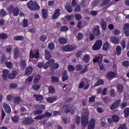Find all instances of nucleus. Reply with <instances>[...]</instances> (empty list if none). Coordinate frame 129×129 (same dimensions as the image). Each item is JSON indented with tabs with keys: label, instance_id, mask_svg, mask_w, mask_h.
<instances>
[{
	"label": "nucleus",
	"instance_id": "f257e3e1",
	"mask_svg": "<svg viewBox=\"0 0 129 129\" xmlns=\"http://www.w3.org/2000/svg\"><path fill=\"white\" fill-rule=\"evenodd\" d=\"M82 115L84 116L81 118L82 124L84 127H86L88 123H89V112L88 110L86 109L85 112L82 113Z\"/></svg>",
	"mask_w": 129,
	"mask_h": 129
},
{
	"label": "nucleus",
	"instance_id": "f03ea898",
	"mask_svg": "<svg viewBox=\"0 0 129 129\" xmlns=\"http://www.w3.org/2000/svg\"><path fill=\"white\" fill-rule=\"evenodd\" d=\"M28 8L30 11H38L40 10V6L36 2H33L30 1L27 3Z\"/></svg>",
	"mask_w": 129,
	"mask_h": 129
},
{
	"label": "nucleus",
	"instance_id": "7ed1b4c3",
	"mask_svg": "<svg viewBox=\"0 0 129 129\" xmlns=\"http://www.w3.org/2000/svg\"><path fill=\"white\" fill-rule=\"evenodd\" d=\"M102 47V40L101 39L97 40L92 46L94 51H98Z\"/></svg>",
	"mask_w": 129,
	"mask_h": 129
},
{
	"label": "nucleus",
	"instance_id": "20e7f679",
	"mask_svg": "<svg viewBox=\"0 0 129 129\" xmlns=\"http://www.w3.org/2000/svg\"><path fill=\"white\" fill-rule=\"evenodd\" d=\"M8 10L10 14H12V13H13L14 16H18L20 12L18 8L16 7L15 8H14V6H9L8 8Z\"/></svg>",
	"mask_w": 129,
	"mask_h": 129
},
{
	"label": "nucleus",
	"instance_id": "39448f33",
	"mask_svg": "<svg viewBox=\"0 0 129 129\" xmlns=\"http://www.w3.org/2000/svg\"><path fill=\"white\" fill-rule=\"evenodd\" d=\"M77 46L74 45H67L62 47V50L64 52H71L74 51Z\"/></svg>",
	"mask_w": 129,
	"mask_h": 129
},
{
	"label": "nucleus",
	"instance_id": "423d86ee",
	"mask_svg": "<svg viewBox=\"0 0 129 129\" xmlns=\"http://www.w3.org/2000/svg\"><path fill=\"white\" fill-rule=\"evenodd\" d=\"M22 123L23 124H25L26 125H30V124L34 123V120H33V118L30 117H27L23 119Z\"/></svg>",
	"mask_w": 129,
	"mask_h": 129
},
{
	"label": "nucleus",
	"instance_id": "0eeeda50",
	"mask_svg": "<svg viewBox=\"0 0 129 129\" xmlns=\"http://www.w3.org/2000/svg\"><path fill=\"white\" fill-rule=\"evenodd\" d=\"M40 55L39 54V50H35L33 53V50H31L30 52V58L33 59V58H39Z\"/></svg>",
	"mask_w": 129,
	"mask_h": 129
},
{
	"label": "nucleus",
	"instance_id": "6e6552de",
	"mask_svg": "<svg viewBox=\"0 0 129 129\" xmlns=\"http://www.w3.org/2000/svg\"><path fill=\"white\" fill-rule=\"evenodd\" d=\"M120 102H121V100H117L115 102L113 103L111 106H110V109L111 110H113V109H115V108H117V107H118L119 104H120Z\"/></svg>",
	"mask_w": 129,
	"mask_h": 129
},
{
	"label": "nucleus",
	"instance_id": "1a4fd4ad",
	"mask_svg": "<svg viewBox=\"0 0 129 129\" xmlns=\"http://www.w3.org/2000/svg\"><path fill=\"white\" fill-rule=\"evenodd\" d=\"M3 75L2 77L4 80H7L8 78H9V76H10V71L9 70H3L2 71Z\"/></svg>",
	"mask_w": 129,
	"mask_h": 129
},
{
	"label": "nucleus",
	"instance_id": "9d476101",
	"mask_svg": "<svg viewBox=\"0 0 129 129\" xmlns=\"http://www.w3.org/2000/svg\"><path fill=\"white\" fill-rule=\"evenodd\" d=\"M123 30L125 36L129 37V23H126L123 25Z\"/></svg>",
	"mask_w": 129,
	"mask_h": 129
},
{
	"label": "nucleus",
	"instance_id": "9b49d317",
	"mask_svg": "<svg viewBox=\"0 0 129 129\" xmlns=\"http://www.w3.org/2000/svg\"><path fill=\"white\" fill-rule=\"evenodd\" d=\"M110 41L112 44H114L115 45H118L119 42H120V40L118 37H111L110 38Z\"/></svg>",
	"mask_w": 129,
	"mask_h": 129
},
{
	"label": "nucleus",
	"instance_id": "f8f14e48",
	"mask_svg": "<svg viewBox=\"0 0 129 129\" xmlns=\"http://www.w3.org/2000/svg\"><path fill=\"white\" fill-rule=\"evenodd\" d=\"M99 26H96L93 30L92 32L94 36L96 37H99L100 36V31L99 30Z\"/></svg>",
	"mask_w": 129,
	"mask_h": 129
},
{
	"label": "nucleus",
	"instance_id": "ddd939ff",
	"mask_svg": "<svg viewBox=\"0 0 129 129\" xmlns=\"http://www.w3.org/2000/svg\"><path fill=\"white\" fill-rule=\"evenodd\" d=\"M102 58H103V55L101 54L96 55L95 58L93 59L94 63H96V62H98V61L101 63V61H102Z\"/></svg>",
	"mask_w": 129,
	"mask_h": 129
},
{
	"label": "nucleus",
	"instance_id": "4468645a",
	"mask_svg": "<svg viewBox=\"0 0 129 129\" xmlns=\"http://www.w3.org/2000/svg\"><path fill=\"white\" fill-rule=\"evenodd\" d=\"M54 63H55V60L53 59H50L44 66V68L45 69H47L48 67H50L51 65H53V64H54Z\"/></svg>",
	"mask_w": 129,
	"mask_h": 129
},
{
	"label": "nucleus",
	"instance_id": "2eb2a0df",
	"mask_svg": "<svg viewBox=\"0 0 129 129\" xmlns=\"http://www.w3.org/2000/svg\"><path fill=\"white\" fill-rule=\"evenodd\" d=\"M3 106L7 113H11V111L12 110L11 109V107L6 103H4L3 104Z\"/></svg>",
	"mask_w": 129,
	"mask_h": 129
},
{
	"label": "nucleus",
	"instance_id": "dca6fc26",
	"mask_svg": "<svg viewBox=\"0 0 129 129\" xmlns=\"http://www.w3.org/2000/svg\"><path fill=\"white\" fill-rule=\"evenodd\" d=\"M17 75H18V72H17V71L13 70L12 71L11 74H9L8 78L9 79H11V80L15 79Z\"/></svg>",
	"mask_w": 129,
	"mask_h": 129
},
{
	"label": "nucleus",
	"instance_id": "f3484780",
	"mask_svg": "<svg viewBox=\"0 0 129 129\" xmlns=\"http://www.w3.org/2000/svg\"><path fill=\"white\" fill-rule=\"evenodd\" d=\"M57 99H58V97H57V96L49 97L46 98L47 102H49V103H53V102H55Z\"/></svg>",
	"mask_w": 129,
	"mask_h": 129
},
{
	"label": "nucleus",
	"instance_id": "a211bd4d",
	"mask_svg": "<svg viewBox=\"0 0 129 129\" xmlns=\"http://www.w3.org/2000/svg\"><path fill=\"white\" fill-rule=\"evenodd\" d=\"M68 78H69V76L67 75V71H63L62 75V81L64 82L66 80H68Z\"/></svg>",
	"mask_w": 129,
	"mask_h": 129
},
{
	"label": "nucleus",
	"instance_id": "6ab92c4d",
	"mask_svg": "<svg viewBox=\"0 0 129 129\" xmlns=\"http://www.w3.org/2000/svg\"><path fill=\"white\" fill-rule=\"evenodd\" d=\"M60 16V10L59 9H56L54 14L52 16V19L56 20Z\"/></svg>",
	"mask_w": 129,
	"mask_h": 129
},
{
	"label": "nucleus",
	"instance_id": "aec40b11",
	"mask_svg": "<svg viewBox=\"0 0 129 129\" xmlns=\"http://www.w3.org/2000/svg\"><path fill=\"white\" fill-rule=\"evenodd\" d=\"M42 18L46 20L48 18V10L43 9L42 10Z\"/></svg>",
	"mask_w": 129,
	"mask_h": 129
},
{
	"label": "nucleus",
	"instance_id": "412c9836",
	"mask_svg": "<svg viewBox=\"0 0 129 129\" xmlns=\"http://www.w3.org/2000/svg\"><path fill=\"white\" fill-rule=\"evenodd\" d=\"M33 97L37 101H41V100L44 99V97L41 95L34 94Z\"/></svg>",
	"mask_w": 129,
	"mask_h": 129
},
{
	"label": "nucleus",
	"instance_id": "4be33fe9",
	"mask_svg": "<svg viewBox=\"0 0 129 129\" xmlns=\"http://www.w3.org/2000/svg\"><path fill=\"white\" fill-rule=\"evenodd\" d=\"M100 26L102 27V28L103 29V30H106V26H107V24L106 22H105V21H104V19H101L100 20Z\"/></svg>",
	"mask_w": 129,
	"mask_h": 129
},
{
	"label": "nucleus",
	"instance_id": "5701e85b",
	"mask_svg": "<svg viewBox=\"0 0 129 129\" xmlns=\"http://www.w3.org/2000/svg\"><path fill=\"white\" fill-rule=\"evenodd\" d=\"M51 57H52V55L49 52V50L46 49L45 50V58L46 60H49V59H51Z\"/></svg>",
	"mask_w": 129,
	"mask_h": 129
},
{
	"label": "nucleus",
	"instance_id": "b1692460",
	"mask_svg": "<svg viewBox=\"0 0 129 129\" xmlns=\"http://www.w3.org/2000/svg\"><path fill=\"white\" fill-rule=\"evenodd\" d=\"M20 53V50L19 49V48L15 47L14 48V58L17 59L19 57V54Z\"/></svg>",
	"mask_w": 129,
	"mask_h": 129
},
{
	"label": "nucleus",
	"instance_id": "393cba45",
	"mask_svg": "<svg viewBox=\"0 0 129 129\" xmlns=\"http://www.w3.org/2000/svg\"><path fill=\"white\" fill-rule=\"evenodd\" d=\"M63 110L66 113H68L71 111V107L68 105H66L63 107Z\"/></svg>",
	"mask_w": 129,
	"mask_h": 129
},
{
	"label": "nucleus",
	"instance_id": "a878e982",
	"mask_svg": "<svg viewBox=\"0 0 129 129\" xmlns=\"http://www.w3.org/2000/svg\"><path fill=\"white\" fill-rule=\"evenodd\" d=\"M83 60L85 63H88L90 60V56L88 54H85L83 57Z\"/></svg>",
	"mask_w": 129,
	"mask_h": 129
},
{
	"label": "nucleus",
	"instance_id": "bb28decb",
	"mask_svg": "<svg viewBox=\"0 0 129 129\" xmlns=\"http://www.w3.org/2000/svg\"><path fill=\"white\" fill-rule=\"evenodd\" d=\"M65 9L67 10L68 13H72L73 12V9H72V7H71V5H70V4H66L65 6Z\"/></svg>",
	"mask_w": 129,
	"mask_h": 129
},
{
	"label": "nucleus",
	"instance_id": "cd10ccee",
	"mask_svg": "<svg viewBox=\"0 0 129 129\" xmlns=\"http://www.w3.org/2000/svg\"><path fill=\"white\" fill-rule=\"evenodd\" d=\"M32 72H33V68L31 66L28 67L25 72L26 75H30Z\"/></svg>",
	"mask_w": 129,
	"mask_h": 129
},
{
	"label": "nucleus",
	"instance_id": "c85d7f7f",
	"mask_svg": "<svg viewBox=\"0 0 129 129\" xmlns=\"http://www.w3.org/2000/svg\"><path fill=\"white\" fill-rule=\"evenodd\" d=\"M59 44H67V39L64 37H61L58 39Z\"/></svg>",
	"mask_w": 129,
	"mask_h": 129
},
{
	"label": "nucleus",
	"instance_id": "c756f323",
	"mask_svg": "<svg viewBox=\"0 0 129 129\" xmlns=\"http://www.w3.org/2000/svg\"><path fill=\"white\" fill-rule=\"evenodd\" d=\"M117 89L119 93H122L123 92V86L121 84H119L117 86Z\"/></svg>",
	"mask_w": 129,
	"mask_h": 129
},
{
	"label": "nucleus",
	"instance_id": "7c9ffc66",
	"mask_svg": "<svg viewBox=\"0 0 129 129\" xmlns=\"http://www.w3.org/2000/svg\"><path fill=\"white\" fill-rule=\"evenodd\" d=\"M21 102H22V99L20 97H15L14 99V103L16 104H20Z\"/></svg>",
	"mask_w": 129,
	"mask_h": 129
},
{
	"label": "nucleus",
	"instance_id": "2f4dec72",
	"mask_svg": "<svg viewBox=\"0 0 129 129\" xmlns=\"http://www.w3.org/2000/svg\"><path fill=\"white\" fill-rule=\"evenodd\" d=\"M116 54L118 56L121 54V46L118 45L116 47Z\"/></svg>",
	"mask_w": 129,
	"mask_h": 129
},
{
	"label": "nucleus",
	"instance_id": "473e14b6",
	"mask_svg": "<svg viewBox=\"0 0 129 129\" xmlns=\"http://www.w3.org/2000/svg\"><path fill=\"white\" fill-rule=\"evenodd\" d=\"M116 75V74H115L114 72H111L109 73L106 75L107 78H113L114 77H115Z\"/></svg>",
	"mask_w": 129,
	"mask_h": 129
},
{
	"label": "nucleus",
	"instance_id": "72a5a7b5",
	"mask_svg": "<svg viewBox=\"0 0 129 129\" xmlns=\"http://www.w3.org/2000/svg\"><path fill=\"white\" fill-rule=\"evenodd\" d=\"M35 108L37 109H46V106L45 105L40 104V105H35Z\"/></svg>",
	"mask_w": 129,
	"mask_h": 129
},
{
	"label": "nucleus",
	"instance_id": "f704fd0d",
	"mask_svg": "<svg viewBox=\"0 0 129 129\" xmlns=\"http://www.w3.org/2000/svg\"><path fill=\"white\" fill-rule=\"evenodd\" d=\"M108 49H109V43L106 42L103 45V51H108Z\"/></svg>",
	"mask_w": 129,
	"mask_h": 129
},
{
	"label": "nucleus",
	"instance_id": "c9c22d12",
	"mask_svg": "<svg viewBox=\"0 0 129 129\" xmlns=\"http://www.w3.org/2000/svg\"><path fill=\"white\" fill-rule=\"evenodd\" d=\"M20 66L22 68H26L27 67V61L25 59H22L20 62Z\"/></svg>",
	"mask_w": 129,
	"mask_h": 129
},
{
	"label": "nucleus",
	"instance_id": "e433bc0d",
	"mask_svg": "<svg viewBox=\"0 0 129 129\" xmlns=\"http://www.w3.org/2000/svg\"><path fill=\"white\" fill-rule=\"evenodd\" d=\"M48 49L51 51H53L55 49V44L53 42H50L48 44Z\"/></svg>",
	"mask_w": 129,
	"mask_h": 129
},
{
	"label": "nucleus",
	"instance_id": "4c0bfd02",
	"mask_svg": "<svg viewBox=\"0 0 129 129\" xmlns=\"http://www.w3.org/2000/svg\"><path fill=\"white\" fill-rule=\"evenodd\" d=\"M15 41H23L24 40V36H17L14 37Z\"/></svg>",
	"mask_w": 129,
	"mask_h": 129
},
{
	"label": "nucleus",
	"instance_id": "58836bf2",
	"mask_svg": "<svg viewBox=\"0 0 129 129\" xmlns=\"http://www.w3.org/2000/svg\"><path fill=\"white\" fill-rule=\"evenodd\" d=\"M104 83V82L103 80H99L97 82V83L94 85L95 87L96 86H99V85H102Z\"/></svg>",
	"mask_w": 129,
	"mask_h": 129
},
{
	"label": "nucleus",
	"instance_id": "ea45409f",
	"mask_svg": "<svg viewBox=\"0 0 129 129\" xmlns=\"http://www.w3.org/2000/svg\"><path fill=\"white\" fill-rule=\"evenodd\" d=\"M126 41L125 40V39L122 40L120 42L121 46L123 50H124V48L126 47Z\"/></svg>",
	"mask_w": 129,
	"mask_h": 129
},
{
	"label": "nucleus",
	"instance_id": "a19ab883",
	"mask_svg": "<svg viewBox=\"0 0 129 129\" xmlns=\"http://www.w3.org/2000/svg\"><path fill=\"white\" fill-rule=\"evenodd\" d=\"M34 83L36 84V83H38L39 82V81L40 80V79H41V75H37L34 79Z\"/></svg>",
	"mask_w": 129,
	"mask_h": 129
},
{
	"label": "nucleus",
	"instance_id": "79ce46f5",
	"mask_svg": "<svg viewBox=\"0 0 129 129\" xmlns=\"http://www.w3.org/2000/svg\"><path fill=\"white\" fill-rule=\"evenodd\" d=\"M69 72H73L75 70V67L73 65H69L68 68Z\"/></svg>",
	"mask_w": 129,
	"mask_h": 129
},
{
	"label": "nucleus",
	"instance_id": "37998d69",
	"mask_svg": "<svg viewBox=\"0 0 129 129\" xmlns=\"http://www.w3.org/2000/svg\"><path fill=\"white\" fill-rule=\"evenodd\" d=\"M41 88V85H34L32 87V88L34 89V90H35L36 91H38Z\"/></svg>",
	"mask_w": 129,
	"mask_h": 129
},
{
	"label": "nucleus",
	"instance_id": "c03bdc74",
	"mask_svg": "<svg viewBox=\"0 0 129 129\" xmlns=\"http://www.w3.org/2000/svg\"><path fill=\"white\" fill-rule=\"evenodd\" d=\"M20 117L18 115H15L14 117H12V121L14 122H18L19 121V119Z\"/></svg>",
	"mask_w": 129,
	"mask_h": 129
},
{
	"label": "nucleus",
	"instance_id": "a18cd8bd",
	"mask_svg": "<svg viewBox=\"0 0 129 129\" xmlns=\"http://www.w3.org/2000/svg\"><path fill=\"white\" fill-rule=\"evenodd\" d=\"M8 38V34L6 33H2L0 34V40H5Z\"/></svg>",
	"mask_w": 129,
	"mask_h": 129
},
{
	"label": "nucleus",
	"instance_id": "49530a36",
	"mask_svg": "<svg viewBox=\"0 0 129 129\" xmlns=\"http://www.w3.org/2000/svg\"><path fill=\"white\" fill-rule=\"evenodd\" d=\"M124 114L125 117H128L129 115V108H126L124 110Z\"/></svg>",
	"mask_w": 129,
	"mask_h": 129
},
{
	"label": "nucleus",
	"instance_id": "de8ad7c7",
	"mask_svg": "<svg viewBox=\"0 0 129 129\" xmlns=\"http://www.w3.org/2000/svg\"><path fill=\"white\" fill-rule=\"evenodd\" d=\"M95 122H96V120H95L94 118H92L90 119L89 124L95 126Z\"/></svg>",
	"mask_w": 129,
	"mask_h": 129
},
{
	"label": "nucleus",
	"instance_id": "09e8293b",
	"mask_svg": "<svg viewBox=\"0 0 129 129\" xmlns=\"http://www.w3.org/2000/svg\"><path fill=\"white\" fill-rule=\"evenodd\" d=\"M69 30V28L66 26H63L61 27L60 32H67Z\"/></svg>",
	"mask_w": 129,
	"mask_h": 129
},
{
	"label": "nucleus",
	"instance_id": "8fccbe9b",
	"mask_svg": "<svg viewBox=\"0 0 129 129\" xmlns=\"http://www.w3.org/2000/svg\"><path fill=\"white\" fill-rule=\"evenodd\" d=\"M52 114H53L52 113L46 112L44 114H43V117H51Z\"/></svg>",
	"mask_w": 129,
	"mask_h": 129
},
{
	"label": "nucleus",
	"instance_id": "3c124183",
	"mask_svg": "<svg viewBox=\"0 0 129 129\" xmlns=\"http://www.w3.org/2000/svg\"><path fill=\"white\" fill-rule=\"evenodd\" d=\"M112 119L115 122H117V121L119 120V117L117 115H114L112 116Z\"/></svg>",
	"mask_w": 129,
	"mask_h": 129
},
{
	"label": "nucleus",
	"instance_id": "603ef678",
	"mask_svg": "<svg viewBox=\"0 0 129 129\" xmlns=\"http://www.w3.org/2000/svg\"><path fill=\"white\" fill-rule=\"evenodd\" d=\"M75 12H80V11H81V7H80V5H77L76 6L75 9Z\"/></svg>",
	"mask_w": 129,
	"mask_h": 129
},
{
	"label": "nucleus",
	"instance_id": "864d4df0",
	"mask_svg": "<svg viewBox=\"0 0 129 129\" xmlns=\"http://www.w3.org/2000/svg\"><path fill=\"white\" fill-rule=\"evenodd\" d=\"M59 64L56 63H54L53 66H52V68L51 69V70L53 71V70H55L56 69H58V68H59Z\"/></svg>",
	"mask_w": 129,
	"mask_h": 129
},
{
	"label": "nucleus",
	"instance_id": "5fc2aeb1",
	"mask_svg": "<svg viewBox=\"0 0 129 129\" xmlns=\"http://www.w3.org/2000/svg\"><path fill=\"white\" fill-rule=\"evenodd\" d=\"M0 16H1L2 17H5V16H7V12H6V11H5V10L2 9L0 11Z\"/></svg>",
	"mask_w": 129,
	"mask_h": 129
},
{
	"label": "nucleus",
	"instance_id": "6e6d98bb",
	"mask_svg": "<svg viewBox=\"0 0 129 129\" xmlns=\"http://www.w3.org/2000/svg\"><path fill=\"white\" fill-rule=\"evenodd\" d=\"M51 79H52V82H53V83H55V82H59V79L56 77H52Z\"/></svg>",
	"mask_w": 129,
	"mask_h": 129
},
{
	"label": "nucleus",
	"instance_id": "4d7b16f0",
	"mask_svg": "<svg viewBox=\"0 0 129 129\" xmlns=\"http://www.w3.org/2000/svg\"><path fill=\"white\" fill-rule=\"evenodd\" d=\"M43 113V110H35L33 111V113L34 114H41V113Z\"/></svg>",
	"mask_w": 129,
	"mask_h": 129
},
{
	"label": "nucleus",
	"instance_id": "13d9d810",
	"mask_svg": "<svg viewBox=\"0 0 129 129\" xmlns=\"http://www.w3.org/2000/svg\"><path fill=\"white\" fill-rule=\"evenodd\" d=\"M75 17L77 21H80L82 19V16L80 14H75Z\"/></svg>",
	"mask_w": 129,
	"mask_h": 129
},
{
	"label": "nucleus",
	"instance_id": "bf43d9fd",
	"mask_svg": "<svg viewBox=\"0 0 129 129\" xmlns=\"http://www.w3.org/2000/svg\"><path fill=\"white\" fill-rule=\"evenodd\" d=\"M10 88H12V89H15V88H17L18 84H17L16 83L11 84L10 85Z\"/></svg>",
	"mask_w": 129,
	"mask_h": 129
},
{
	"label": "nucleus",
	"instance_id": "052dcab7",
	"mask_svg": "<svg viewBox=\"0 0 129 129\" xmlns=\"http://www.w3.org/2000/svg\"><path fill=\"white\" fill-rule=\"evenodd\" d=\"M78 39L79 41H80V40H82L83 39V34L82 33H79L78 34Z\"/></svg>",
	"mask_w": 129,
	"mask_h": 129
},
{
	"label": "nucleus",
	"instance_id": "680f3d73",
	"mask_svg": "<svg viewBox=\"0 0 129 129\" xmlns=\"http://www.w3.org/2000/svg\"><path fill=\"white\" fill-rule=\"evenodd\" d=\"M6 66L8 68H12L13 67V63L11 61H6Z\"/></svg>",
	"mask_w": 129,
	"mask_h": 129
},
{
	"label": "nucleus",
	"instance_id": "e2e57ef3",
	"mask_svg": "<svg viewBox=\"0 0 129 129\" xmlns=\"http://www.w3.org/2000/svg\"><path fill=\"white\" fill-rule=\"evenodd\" d=\"M49 93H55V88L54 87L51 86L49 87Z\"/></svg>",
	"mask_w": 129,
	"mask_h": 129
},
{
	"label": "nucleus",
	"instance_id": "0e129e2a",
	"mask_svg": "<svg viewBox=\"0 0 129 129\" xmlns=\"http://www.w3.org/2000/svg\"><path fill=\"white\" fill-rule=\"evenodd\" d=\"M42 118H44V115L40 114L35 116L34 119H42Z\"/></svg>",
	"mask_w": 129,
	"mask_h": 129
},
{
	"label": "nucleus",
	"instance_id": "69168bd1",
	"mask_svg": "<svg viewBox=\"0 0 129 129\" xmlns=\"http://www.w3.org/2000/svg\"><path fill=\"white\" fill-rule=\"evenodd\" d=\"M76 69L77 71H80V70H82V69H83V68L81 64H78L76 67Z\"/></svg>",
	"mask_w": 129,
	"mask_h": 129
},
{
	"label": "nucleus",
	"instance_id": "338daca9",
	"mask_svg": "<svg viewBox=\"0 0 129 129\" xmlns=\"http://www.w3.org/2000/svg\"><path fill=\"white\" fill-rule=\"evenodd\" d=\"M23 26L24 28L28 27V20L24 19L23 21Z\"/></svg>",
	"mask_w": 129,
	"mask_h": 129
},
{
	"label": "nucleus",
	"instance_id": "774afa93",
	"mask_svg": "<svg viewBox=\"0 0 129 129\" xmlns=\"http://www.w3.org/2000/svg\"><path fill=\"white\" fill-rule=\"evenodd\" d=\"M122 66H124L125 67H128L129 66V61H124L122 63Z\"/></svg>",
	"mask_w": 129,
	"mask_h": 129
}]
</instances>
